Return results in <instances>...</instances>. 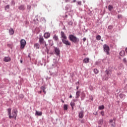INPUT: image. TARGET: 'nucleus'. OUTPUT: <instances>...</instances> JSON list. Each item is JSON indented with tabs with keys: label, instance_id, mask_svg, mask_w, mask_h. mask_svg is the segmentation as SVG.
<instances>
[{
	"label": "nucleus",
	"instance_id": "obj_39",
	"mask_svg": "<svg viewBox=\"0 0 127 127\" xmlns=\"http://www.w3.org/2000/svg\"><path fill=\"white\" fill-rule=\"evenodd\" d=\"M42 93V91H40L38 92L39 94H41Z\"/></svg>",
	"mask_w": 127,
	"mask_h": 127
},
{
	"label": "nucleus",
	"instance_id": "obj_48",
	"mask_svg": "<svg viewBox=\"0 0 127 127\" xmlns=\"http://www.w3.org/2000/svg\"><path fill=\"white\" fill-rule=\"evenodd\" d=\"M77 83L79 84V81L77 82Z\"/></svg>",
	"mask_w": 127,
	"mask_h": 127
},
{
	"label": "nucleus",
	"instance_id": "obj_10",
	"mask_svg": "<svg viewBox=\"0 0 127 127\" xmlns=\"http://www.w3.org/2000/svg\"><path fill=\"white\" fill-rule=\"evenodd\" d=\"M50 37V33L49 32H46L44 34V38L46 39L49 38Z\"/></svg>",
	"mask_w": 127,
	"mask_h": 127
},
{
	"label": "nucleus",
	"instance_id": "obj_32",
	"mask_svg": "<svg viewBox=\"0 0 127 127\" xmlns=\"http://www.w3.org/2000/svg\"><path fill=\"white\" fill-rule=\"evenodd\" d=\"M8 8H9V6L8 5H6L5 7V9L6 10V9H8Z\"/></svg>",
	"mask_w": 127,
	"mask_h": 127
},
{
	"label": "nucleus",
	"instance_id": "obj_14",
	"mask_svg": "<svg viewBox=\"0 0 127 127\" xmlns=\"http://www.w3.org/2000/svg\"><path fill=\"white\" fill-rule=\"evenodd\" d=\"M83 62L85 64L89 63L90 62V59L88 58H85L83 60Z\"/></svg>",
	"mask_w": 127,
	"mask_h": 127
},
{
	"label": "nucleus",
	"instance_id": "obj_33",
	"mask_svg": "<svg viewBox=\"0 0 127 127\" xmlns=\"http://www.w3.org/2000/svg\"><path fill=\"white\" fill-rule=\"evenodd\" d=\"M101 116H104L105 113L104 112V111H102L101 112Z\"/></svg>",
	"mask_w": 127,
	"mask_h": 127
},
{
	"label": "nucleus",
	"instance_id": "obj_23",
	"mask_svg": "<svg viewBox=\"0 0 127 127\" xmlns=\"http://www.w3.org/2000/svg\"><path fill=\"white\" fill-rule=\"evenodd\" d=\"M41 89L43 90V92H44V94H46V91H45V86H42Z\"/></svg>",
	"mask_w": 127,
	"mask_h": 127
},
{
	"label": "nucleus",
	"instance_id": "obj_28",
	"mask_svg": "<svg viewBox=\"0 0 127 127\" xmlns=\"http://www.w3.org/2000/svg\"><path fill=\"white\" fill-rule=\"evenodd\" d=\"M101 36L100 35H98L97 37H96V39L97 40H101Z\"/></svg>",
	"mask_w": 127,
	"mask_h": 127
},
{
	"label": "nucleus",
	"instance_id": "obj_36",
	"mask_svg": "<svg viewBox=\"0 0 127 127\" xmlns=\"http://www.w3.org/2000/svg\"><path fill=\"white\" fill-rule=\"evenodd\" d=\"M86 38H84L83 39V41L84 42H85V41H86Z\"/></svg>",
	"mask_w": 127,
	"mask_h": 127
},
{
	"label": "nucleus",
	"instance_id": "obj_35",
	"mask_svg": "<svg viewBox=\"0 0 127 127\" xmlns=\"http://www.w3.org/2000/svg\"><path fill=\"white\" fill-rule=\"evenodd\" d=\"M106 73L107 75H109V74H110V71L109 70H106Z\"/></svg>",
	"mask_w": 127,
	"mask_h": 127
},
{
	"label": "nucleus",
	"instance_id": "obj_12",
	"mask_svg": "<svg viewBox=\"0 0 127 127\" xmlns=\"http://www.w3.org/2000/svg\"><path fill=\"white\" fill-rule=\"evenodd\" d=\"M55 51L57 55L60 54V50H59V48L55 47Z\"/></svg>",
	"mask_w": 127,
	"mask_h": 127
},
{
	"label": "nucleus",
	"instance_id": "obj_29",
	"mask_svg": "<svg viewBox=\"0 0 127 127\" xmlns=\"http://www.w3.org/2000/svg\"><path fill=\"white\" fill-rule=\"evenodd\" d=\"M123 63H125V64H127V59L126 58H124L123 59Z\"/></svg>",
	"mask_w": 127,
	"mask_h": 127
},
{
	"label": "nucleus",
	"instance_id": "obj_44",
	"mask_svg": "<svg viewBox=\"0 0 127 127\" xmlns=\"http://www.w3.org/2000/svg\"><path fill=\"white\" fill-rule=\"evenodd\" d=\"M76 0H73V2H76Z\"/></svg>",
	"mask_w": 127,
	"mask_h": 127
},
{
	"label": "nucleus",
	"instance_id": "obj_27",
	"mask_svg": "<svg viewBox=\"0 0 127 127\" xmlns=\"http://www.w3.org/2000/svg\"><path fill=\"white\" fill-rule=\"evenodd\" d=\"M104 109H105V106H104V105L99 106V110H104Z\"/></svg>",
	"mask_w": 127,
	"mask_h": 127
},
{
	"label": "nucleus",
	"instance_id": "obj_49",
	"mask_svg": "<svg viewBox=\"0 0 127 127\" xmlns=\"http://www.w3.org/2000/svg\"><path fill=\"white\" fill-rule=\"evenodd\" d=\"M45 45H46V43H45Z\"/></svg>",
	"mask_w": 127,
	"mask_h": 127
},
{
	"label": "nucleus",
	"instance_id": "obj_7",
	"mask_svg": "<svg viewBox=\"0 0 127 127\" xmlns=\"http://www.w3.org/2000/svg\"><path fill=\"white\" fill-rule=\"evenodd\" d=\"M84 111H80L79 113L78 117L79 119H83L84 118Z\"/></svg>",
	"mask_w": 127,
	"mask_h": 127
},
{
	"label": "nucleus",
	"instance_id": "obj_42",
	"mask_svg": "<svg viewBox=\"0 0 127 127\" xmlns=\"http://www.w3.org/2000/svg\"><path fill=\"white\" fill-rule=\"evenodd\" d=\"M78 89H79V86H77L76 87V90H78Z\"/></svg>",
	"mask_w": 127,
	"mask_h": 127
},
{
	"label": "nucleus",
	"instance_id": "obj_5",
	"mask_svg": "<svg viewBox=\"0 0 127 127\" xmlns=\"http://www.w3.org/2000/svg\"><path fill=\"white\" fill-rule=\"evenodd\" d=\"M62 42L64 43V44H65L67 46H70V45H71V42L68 41V40H67V39L64 40H62Z\"/></svg>",
	"mask_w": 127,
	"mask_h": 127
},
{
	"label": "nucleus",
	"instance_id": "obj_16",
	"mask_svg": "<svg viewBox=\"0 0 127 127\" xmlns=\"http://www.w3.org/2000/svg\"><path fill=\"white\" fill-rule=\"evenodd\" d=\"M9 33L10 35H12L14 34V30H13V29L10 28L9 30Z\"/></svg>",
	"mask_w": 127,
	"mask_h": 127
},
{
	"label": "nucleus",
	"instance_id": "obj_3",
	"mask_svg": "<svg viewBox=\"0 0 127 127\" xmlns=\"http://www.w3.org/2000/svg\"><path fill=\"white\" fill-rule=\"evenodd\" d=\"M103 48H104L105 52H106L107 55H109V52L110 51V47L107 45H104L103 46Z\"/></svg>",
	"mask_w": 127,
	"mask_h": 127
},
{
	"label": "nucleus",
	"instance_id": "obj_1",
	"mask_svg": "<svg viewBox=\"0 0 127 127\" xmlns=\"http://www.w3.org/2000/svg\"><path fill=\"white\" fill-rule=\"evenodd\" d=\"M69 39L71 42H73V43H78L79 40V38L74 36V35H69Z\"/></svg>",
	"mask_w": 127,
	"mask_h": 127
},
{
	"label": "nucleus",
	"instance_id": "obj_19",
	"mask_svg": "<svg viewBox=\"0 0 127 127\" xmlns=\"http://www.w3.org/2000/svg\"><path fill=\"white\" fill-rule=\"evenodd\" d=\"M36 115H37V116H42V112H38V111H37V110H36Z\"/></svg>",
	"mask_w": 127,
	"mask_h": 127
},
{
	"label": "nucleus",
	"instance_id": "obj_25",
	"mask_svg": "<svg viewBox=\"0 0 127 127\" xmlns=\"http://www.w3.org/2000/svg\"><path fill=\"white\" fill-rule=\"evenodd\" d=\"M49 43L51 46H52V45H53V41H52V40H49Z\"/></svg>",
	"mask_w": 127,
	"mask_h": 127
},
{
	"label": "nucleus",
	"instance_id": "obj_8",
	"mask_svg": "<svg viewBox=\"0 0 127 127\" xmlns=\"http://www.w3.org/2000/svg\"><path fill=\"white\" fill-rule=\"evenodd\" d=\"M39 42L40 44H44V39L42 37L39 38Z\"/></svg>",
	"mask_w": 127,
	"mask_h": 127
},
{
	"label": "nucleus",
	"instance_id": "obj_38",
	"mask_svg": "<svg viewBox=\"0 0 127 127\" xmlns=\"http://www.w3.org/2000/svg\"><path fill=\"white\" fill-rule=\"evenodd\" d=\"M113 120H110V123L111 124H112V123H113Z\"/></svg>",
	"mask_w": 127,
	"mask_h": 127
},
{
	"label": "nucleus",
	"instance_id": "obj_15",
	"mask_svg": "<svg viewBox=\"0 0 127 127\" xmlns=\"http://www.w3.org/2000/svg\"><path fill=\"white\" fill-rule=\"evenodd\" d=\"M81 93V91H77L76 92V99H79V98L80 97V94Z\"/></svg>",
	"mask_w": 127,
	"mask_h": 127
},
{
	"label": "nucleus",
	"instance_id": "obj_21",
	"mask_svg": "<svg viewBox=\"0 0 127 127\" xmlns=\"http://www.w3.org/2000/svg\"><path fill=\"white\" fill-rule=\"evenodd\" d=\"M70 106L72 108V110H74V106H75V102L74 101L70 103Z\"/></svg>",
	"mask_w": 127,
	"mask_h": 127
},
{
	"label": "nucleus",
	"instance_id": "obj_34",
	"mask_svg": "<svg viewBox=\"0 0 127 127\" xmlns=\"http://www.w3.org/2000/svg\"><path fill=\"white\" fill-rule=\"evenodd\" d=\"M27 8H28V9H30V8H31V6L28 5L27 6Z\"/></svg>",
	"mask_w": 127,
	"mask_h": 127
},
{
	"label": "nucleus",
	"instance_id": "obj_31",
	"mask_svg": "<svg viewBox=\"0 0 127 127\" xmlns=\"http://www.w3.org/2000/svg\"><path fill=\"white\" fill-rule=\"evenodd\" d=\"M123 16H122V15H118V18L120 19V18H122Z\"/></svg>",
	"mask_w": 127,
	"mask_h": 127
},
{
	"label": "nucleus",
	"instance_id": "obj_9",
	"mask_svg": "<svg viewBox=\"0 0 127 127\" xmlns=\"http://www.w3.org/2000/svg\"><path fill=\"white\" fill-rule=\"evenodd\" d=\"M10 60H11V59H10V58H9V57H5L3 59V61L4 62H9Z\"/></svg>",
	"mask_w": 127,
	"mask_h": 127
},
{
	"label": "nucleus",
	"instance_id": "obj_26",
	"mask_svg": "<svg viewBox=\"0 0 127 127\" xmlns=\"http://www.w3.org/2000/svg\"><path fill=\"white\" fill-rule=\"evenodd\" d=\"M93 71H94V73H95V74H98L99 73V70H98L96 68L94 69Z\"/></svg>",
	"mask_w": 127,
	"mask_h": 127
},
{
	"label": "nucleus",
	"instance_id": "obj_43",
	"mask_svg": "<svg viewBox=\"0 0 127 127\" xmlns=\"http://www.w3.org/2000/svg\"><path fill=\"white\" fill-rule=\"evenodd\" d=\"M69 98H70V99H72V95H70Z\"/></svg>",
	"mask_w": 127,
	"mask_h": 127
},
{
	"label": "nucleus",
	"instance_id": "obj_47",
	"mask_svg": "<svg viewBox=\"0 0 127 127\" xmlns=\"http://www.w3.org/2000/svg\"><path fill=\"white\" fill-rule=\"evenodd\" d=\"M105 80H108V78H106Z\"/></svg>",
	"mask_w": 127,
	"mask_h": 127
},
{
	"label": "nucleus",
	"instance_id": "obj_40",
	"mask_svg": "<svg viewBox=\"0 0 127 127\" xmlns=\"http://www.w3.org/2000/svg\"><path fill=\"white\" fill-rule=\"evenodd\" d=\"M70 1V0H65V2H68Z\"/></svg>",
	"mask_w": 127,
	"mask_h": 127
},
{
	"label": "nucleus",
	"instance_id": "obj_11",
	"mask_svg": "<svg viewBox=\"0 0 127 127\" xmlns=\"http://www.w3.org/2000/svg\"><path fill=\"white\" fill-rule=\"evenodd\" d=\"M7 112L9 119H11L12 118V117H11V108L8 109Z\"/></svg>",
	"mask_w": 127,
	"mask_h": 127
},
{
	"label": "nucleus",
	"instance_id": "obj_13",
	"mask_svg": "<svg viewBox=\"0 0 127 127\" xmlns=\"http://www.w3.org/2000/svg\"><path fill=\"white\" fill-rule=\"evenodd\" d=\"M53 39H54V40H55V41H59V38H58V36H57V35L55 34L53 36Z\"/></svg>",
	"mask_w": 127,
	"mask_h": 127
},
{
	"label": "nucleus",
	"instance_id": "obj_4",
	"mask_svg": "<svg viewBox=\"0 0 127 127\" xmlns=\"http://www.w3.org/2000/svg\"><path fill=\"white\" fill-rule=\"evenodd\" d=\"M12 115V116H11L12 118H14L15 120H16V117H17V110L16 109L13 110Z\"/></svg>",
	"mask_w": 127,
	"mask_h": 127
},
{
	"label": "nucleus",
	"instance_id": "obj_22",
	"mask_svg": "<svg viewBox=\"0 0 127 127\" xmlns=\"http://www.w3.org/2000/svg\"><path fill=\"white\" fill-rule=\"evenodd\" d=\"M64 111H67V110H68V105L64 104Z\"/></svg>",
	"mask_w": 127,
	"mask_h": 127
},
{
	"label": "nucleus",
	"instance_id": "obj_45",
	"mask_svg": "<svg viewBox=\"0 0 127 127\" xmlns=\"http://www.w3.org/2000/svg\"><path fill=\"white\" fill-rule=\"evenodd\" d=\"M126 52L127 53V48H126Z\"/></svg>",
	"mask_w": 127,
	"mask_h": 127
},
{
	"label": "nucleus",
	"instance_id": "obj_30",
	"mask_svg": "<svg viewBox=\"0 0 127 127\" xmlns=\"http://www.w3.org/2000/svg\"><path fill=\"white\" fill-rule=\"evenodd\" d=\"M77 3L79 5H81V4H82V1H79L77 2Z\"/></svg>",
	"mask_w": 127,
	"mask_h": 127
},
{
	"label": "nucleus",
	"instance_id": "obj_41",
	"mask_svg": "<svg viewBox=\"0 0 127 127\" xmlns=\"http://www.w3.org/2000/svg\"><path fill=\"white\" fill-rule=\"evenodd\" d=\"M61 101H62V103H63V104H64V100H61Z\"/></svg>",
	"mask_w": 127,
	"mask_h": 127
},
{
	"label": "nucleus",
	"instance_id": "obj_2",
	"mask_svg": "<svg viewBox=\"0 0 127 127\" xmlns=\"http://www.w3.org/2000/svg\"><path fill=\"white\" fill-rule=\"evenodd\" d=\"M20 48L21 49H23L24 47H25V45H26V41L24 39H22L20 41Z\"/></svg>",
	"mask_w": 127,
	"mask_h": 127
},
{
	"label": "nucleus",
	"instance_id": "obj_6",
	"mask_svg": "<svg viewBox=\"0 0 127 127\" xmlns=\"http://www.w3.org/2000/svg\"><path fill=\"white\" fill-rule=\"evenodd\" d=\"M61 37H62V40H64V39H67V36H66V35H65V33L64 32L62 31L61 32Z\"/></svg>",
	"mask_w": 127,
	"mask_h": 127
},
{
	"label": "nucleus",
	"instance_id": "obj_20",
	"mask_svg": "<svg viewBox=\"0 0 127 127\" xmlns=\"http://www.w3.org/2000/svg\"><path fill=\"white\" fill-rule=\"evenodd\" d=\"M120 55L121 56L124 57L125 55H126V53L125 52V51H121L120 53Z\"/></svg>",
	"mask_w": 127,
	"mask_h": 127
},
{
	"label": "nucleus",
	"instance_id": "obj_46",
	"mask_svg": "<svg viewBox=\"0 0 127 127\" xmlns=\"http://www.w3.org/2000/svg\"><path fill=\"white\" fill-rule=\"evenodd\" d=\"M21 63H22V61H20Z\"/></svg>",
	"mask_w": 127,
	"mask_h": 127
},
{
	"label": "nucleus",
	"instance_id": "obj_17",
	"mask_svg": "<svg viewBox=\"0 0 127 127\" xmlns=\"http://www.w3.org/2000/svg\"><path fill=\"white\" fill-rule=\"evenodd\" d=\"M19 9L20 10H24V9H25V6H24L23 5H22L19 7Z\"/></svg>",
	"mask_w": 127,
	"mask_h": 127
},
{
	"label": "nucleus",
	"instance_id": "obj_37",
	"mask_svg": "<svg viewBox=\"0 0 127 127\" xmlns=\"http://www.w3.org/2000/svg\"><path fill=\"white\" fill-rule=\"evenodd\" d=\"M81 124H84V120H81Z\"/></svg>",
	"mask_w": 127,
	"mask_h": 127
},
{
	"label": "nucleus",
	"instance_id": "obj_24",
	"mask_svg": "<svg viewBox=\"0 0 127 127\" xmlns=\"http://www.w3.org/2000/svg\"><path fill=\"white\" fill-rule=\"evenodd\" d=\"M114 8V7L112 5H109L108 6V9L109 10L111 11Z\"/></svg>",
	"mask_w": 127,
	"mask_h": 127
},
{
	"label": "nucleus",
	"instance_id": "obj_18",
	"mask_svg": "<svg viewBox=\"0 0 127 127\" xmlns=\"http://www.w3.org/2000/svg\"><path fill=\"white\" fill-rule=\"evenodd\" d=\"M40 45L38 43H36L34 45V47H35V48H36V49H39V47H40Z\"/></svg>",
	"mask_w": 127,
	"mask_h": 127
}]
</instances>
